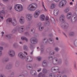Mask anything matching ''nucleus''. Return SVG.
<instances>
[{
  "mask_svg": "<svg viewBox=\"0 0 77 77\" xmlns=\"http://www.w3.org/2000/svg\"><path fill=\"white\" fill-rule=\"evenodd\" d=\"M23 53H24V54H26V55H27V52H26L25 51H24L23 52Z\"/></svg>",
  "mask_w": 77,
  "mask_h": 77,
  "instance_id": "obj_53",
  "label": "nucleus"
},
{
  "mask_svg": "<svg viewBox=\"0 0 77 77\" xmlns=\"http://www.w3.org/2000/svg\"><path fill=\"white\" fill-rule=\"evenodd\" d=\"M0 5L1 7H2V9H5V5H3L2 3H0Z\"/></svg>",
  "mask_w": 77,
  "mask_h": 77,
  "instance_id": "obj_32",
  "label": "nucleus"
},
{
  "mask_svg": "<svg viewBox=\"0 0 77 77\" xmlns=\"http://www.w3.org/2000/svg\"><path fill=\"white\" fill-rule=\"evenodd\" d=\"M42 24V23H41V22H40L38 24L37 26H38L39 27H41V26Z\"/></svg>",
  "mask_w": 77,
  "mask_h": 77,
  "instance_id": "obj_40",
  "label": "nucleus"
},
{
  "mask_svg": "<svg viewBox=\"0 0 77 77\" xmlns=\"http://www.w3.org/2000/svg\"><path fill=\"white\" fill-rule=\"evenodd\" d=\"M59 13V10L55 9L54 10V15H57Z\"/></svg>",
  "mask_w": 77,
  "mask_h": 77,
  "instance_id": "obj_21",
  "label": "nucleus"
},
{
  "mask_svg": "<svg viewBox=\"0 0 77 77\" xmlns=\"http://www.w3.org/2000/svg\"><path fill=\"white\" fill-rule=\"evenodd\" d=\"M18 56L22 59H26V56L24 55L23 53L21 52H20L18 54Z\"/></svg>",
  "mask_w": 77,
  "mask_h": 77,
  "instance_id": "obj_13",
  "label": "nucleus"
},
{
  "mask_svg": "<svg viewBox=\"0 0 77 77\" xmlns=\"http://www.w3.org/2000/svg\"><path fill=\"white\" fill-rule=\"evenodd\" d=\"M51 22L53 24H56V21H55V20H54V19L52 17H51Z\"/></svg>",
  "mask_w": 77,
  "mask_h": 77,
  "instance_id": "obj_22",
  "label": "nucleus"
},
{
  "mask_svg": "<svg viewBox=\"0 0 77 77\" xmlns=\"http://www.w3.org/2000/svg\"><path fill=\"white\" fill-rule=\"evenodd\" d=\"M19 43L20 44H22V42H20Z\"/></svg>",
  "mask_w": 77,
  "mask_h": 77,
  "instance_id": "obj_63",
  "label": "nucleus"
},
{
  "mask_svg": "<svg viewBox=\"0 0 77 77\" xmlns=\"http://www.w3.org/2000/svg\"><path fill=\"white\" fill-rule=\"evenodd\" d=\"M33 51H32L31 53L30 54H33Z\"/></svg>",
  "mask_w": 77,
  "mask_h": 77,
  "instance_id": "obj_60",
  "label": "nucleus"
},
{
  "mask_svg": "<svg viewBox=\"0 0 77 77\" xmlns=\"http://www.w3.org/2000/svg\"><path fill=\"white\" fill-rule=\"evenodd\" d=\"M46 40V38H45L44 39L43 41H45V40Z\"/></svg>",
  "mask_w": 77,
  "mask_h": 77,
  "instance_id": "obj_59",
  "label": "nucleus"
},
{
  "mask_svg": "<svg viewBox=\"0 0 77 77\" xmlns=\"http://www.w3.org/2000/svg\"><path fill=\"white\" fill-rule=\"evenodd\" d=\"M66 0H62L59 3L58 7L60 8H62L66 5Z\"/></svg>",
  "mask_w": 77,
  "mask_h": 77,
  "instance_id": "obj_5",
  "label": "nucleus"
},
{
  "mask_svg": "<svg viewBox=\"0 0 77 77\" xmlns=\"http://www.w3.org/2000/svg\"><path fill=\"white\" fill-rule=\"evenodd\" d=\"M2 36H3V35H4V32H2Z\"/></svg>",
  "mask_w": 77,
  "mask_h": 77,
  "instance_id": "obj_57",
  "label": "nucleus"
},
{
  "mask_svg": "<svg viewBox=\"0 0 77 77\" xmlns=\"http://www.w3.org/2000/svg\"><path fill=\"white\" fill-rule=\"evenodd\" d=\"M32 60V58L30 56H28L26 58V61L27 62H31Z\"/></svg>",
  "mask_w": 77,
  "mask_h": 77,
  "instance_id": "obj_19",
  "label": "nucleus"
},
{
  "mask_svg": "<svg viewBox=\"0 0 77 77\" xmlns=\"http://www.w3.org/2000/svg\"><path fill=\"white\" fill-rule=\"evenodd\" d=\"M12 7H10L9 8V9H10V10H11V9H12Z\"/></svg>",
  "mask_w": 77,
  "mask_h": 77,
  "instance_id": "obj_56",
  "label": "nucleus"
},
{
  "mask_svg": "<svg viewBox=\"0 0 77 77\" xmlns=\"http://www.w3.org/2000/svg\"><path fill=\"white\" fill-rule=\"evenodd\" d=\"M50 55H53V54H54V51H51L49 53Z\"/></svg>",
  "mask_w": 77,
  "mask_h": 77,
  "instance_id": "obj_42",
  "label": "nucleus"
},
{
  "mask_svg": "<svg viewBox=\"0 0 77 77\" xmlns=\"http://www.w3.org/2000/svg\"><path fill=\"white\" fill-rule=\"evenodd\" d=\"M26 18L27 20L28 21H31L32 19V15L30 14H27L26 15Z\"/></svg>",
  "mask_w": 77,
  "mask_h": 77,
  "instance_id": "obj_8",
  "label": "nucleus"
},
{
  "mask_svg": "<svg viewBox=\"0 0 77 77\" xmlns=\"http://www.w3.org/2000/svg\"><path fill=\"white\" fill-rule=\"evenodd\" d=\"M60 0H54L55 2H59V1H60ZM48 2H52L54 1V0H48Z\"/></svg>",
  "mask_w": 77,
  "mask_h": 77,
  "instance_id": "obj_30",
  "label": "nucleus"
},
{
  "mask_svg": "<svg viewBox=\"0 0 77 77\" xmlns=\"http://www.w3.org/2000/svg\"><path fill=\"white\" fill-rule=\"evenodd\" d=\"M38 29L40 31H42L44 29V27L42 26H39L38 28Z\"/></svg>",
  "mask_w": 77,
  "mask_h": 77,
  "instance_id": "obj_33",
  "label": "nucleus"
},
{
  "mask_svg": "<svg viewBox=\"0 0 77 77\" xmlns=\"http://www.w3.org/2000/svg\"><path fill=\"white\" fill-rule=\"evenodd\" d=\"M37 59L38 61H40L41 60V57H37Z\"/></svg>",
  "mask_w": 77,
  "mask_h": 77,
  "instance_id": "obj_43",
  "label": "nucleus"
},
{
  "mask_svg": "<svg viewBox=\"0 0 77 77\" xmlns=\"http://www.w3.org/2000/svg\"><path fill=\"white\" fill-rule=\"evenodd\" d=\"M30 26H28V27H27V28H26V29H27V30H29V29H30Z\"/></svg>",
  "mask_w": 77,
  "mask_h": 77,
  "instance_id": "obj_54",
  "label": "nucleus"
},
{
  "mask_svg": "<svg viewBox=\"0 0 77 77\" xmlns=\"http://www.w3.org/2000/svg\"><path fill=\"white\" fill-rule=\"evenodd\" d=\"M59 49L57 47H56L55 48V49H54V50H55V51L57 52L58 51H59Z\"/></svg>",
  "mask_w": 77,
  "mask_h": 77,
  "instance_id": "obj_37",
  "label": "nucleus"
},
{
  "mask_svg": "<svg viewBox=\"0 0 77 77\" xmlns=\"http://www.w3.org/2000/svg\"><path fill=\"white\" fill-rule=\"evenodd\" d=\"M24 29V27L23 26H20L19 28H17L15 29H14L12 30V33H14L15 31L18 30L19 32H22V31L23 29Z\"/></svg>",
  "mask_w": 77,
  "mask_h": 77,
  "instance_id": "obj_7",
  "label": "nucleus"
},
{
  "mask_svg": "<svg viewBox=\"0 0 77 77\" xmlns=\"http://www.w3.org/2000/svg\"><path fill=\"white\" fill-rule=\"evenodd\" d=\"M77 20V14L76 13H74L72 15V19L71 20V21L72 23H74L76 22Z\"/></svg>",
  "mask_w": 77,
  "mask_h": 77,
  "instance_id": "obj_6",
  "label": "nucleus"
},
{
  "mask_svg": "<svg viewBox=\"0 0 77 77\" xmlns=\"http://www.w3.org/2000/svg\"><path fill=\"white\" fill-rule=\"evenodd\" d=\"M41 76H42V73L40 72L38 74V75L36 76V77H41Z\"/></svg>",
  "mask_w": 77,
  "mask_h": 77,
  "instance_id": "obj_38",
  "label": "nucleus"
},
{
  "mask_svg": "<svg viewBox=\"0 0 77 77\" xmlns=\"http://www.w3.org/2000/svg\"><path fill=\"white\" fill-rule=\"evenodd\" d=\"M56 8V5L54 3H53L51 4L50 6V8L51 9H53Z\"/></svg>",
  "mask_w": 77,
  "mask_h": 77,
  "instance_id": "obj_23",
  "label": "nucleus"
},
{
  "mask_svg": "<svg viewBox=\"0 0 77 77\" xmlns=\"http://www.w3.org/2000/svg\"><path fill=\"white\" fill-rule=\"evenodd\" d=\"M25 20L24 18L23 17H21L19 19V22L20 24H24V23Z\"/></svg>",
  "mask_w": 77,
  "mask_h": 77,
  "instance_id": "obj_14",
  "label": "nucleus"
},
{
  "mask_svg": "<svg viewBox=\"0 0 77 77\" xmlns=\"http://www.w3.org/2000/svg\"><path fill=\"white\" fill-rule=\"evenodd\" d=\"M49 76L51 77H62V75H61L57 74V75H55L54 73L50 74ZM62 77H67V76L66 75H64Z\"/></svg>",
  "mask_w": 77,
  "mask_h": 77,
  "instance_id": "obj_10",
  "label": "nucleus"
},
{
  "mask_svg": "<svg viewBox=\"0 0 77 77\" xmlns=\"http://www.w3.org/2000/svg\"><path fill=\"white\" fill-rule=\"evenodd\" d=\"M42 7L44 8V9H45V11H47V10L46 9L45 7V6H44V2H42Z\"/></svg>",
  "mask_w": 77,
  "mask_h": 77,
  "instance_id": "obj_31",
  "label": "nucleus"
},
{
  "mask_svg": "<svg viewBox=\"0 0 77 77\" xmlns=\"http://www.w3.org/2000/svg\"><path fill=\"white\" fill-rule=\"evenodd\" d=\"M48 59L49 60H51L54 65H57V64L60 65L62 63V60H60L58 63H57V60H58L57 58L55 57L53 58V57L49 56L48 57Z\"/></svg>",
  "mask_w": 77,
  "mask_h": 77,
  "instance_id": "obj_2",
  "label": "nucleus"
},
{
  "mask_svg": "<svg viewBox=\"0 0 77 77\" xmlns=\"http://www.w3.org/2000/svg\"><path fill=\"white\" fill-rule=\"evenodd\" d=\"M27 68L28 69H29V70H32V69H33V67H32V65L30 64H28L27 65Z\"/></svg>",
  "mask_w": 77,
  "mask_h": 77,
  "instance_id": "obj_18",
  "label": "nucleus"
},
{
  "mask_svg": "<svg viewBox=\"0 0 77 77\" xmlns=\"http://www.w3.org/2000/svg\"><path fill=\"white\" fill-rule=\"evenodd\" d=\"M38 5L37 4L34 3L29 5L27 8V9L29 11H34L36 9Z\"/></svg>",
  "mask_w": 77,
  "mask_h": 77,
  "instance_id": "obj_3",
  "label": "nucleus"
},
{
  "mask_svg": "<svg viewBox=\"0 0 77 77\" xmlns=\"http://www.w3.org/2000/svg\"><path fill=\"white\" fill-rule=\"evenodd\" d=\"M8 54L11 57H14L15 54V51L13 50H11L9 51Z\"/></svg>",
  "mask_w": 77,
  "mask_h": 77,
  "instance_id": "obj_12",
  "label": "nucleus"
},
{
  "mask_svg": "<svg viewBox=\"0 0 77 77\" xmlns=\"http://www.w3.org/2000/svg\"><path fill=\"white\" fill-rule=\"evenodd\" d=\"M65 18L64 15L62 14L60 15L59 17V20L60 22L58 23V24L62 28L67 29L69 27V25L65 22H63V21H65Z\"/></svg>",
  "mask_w": 77,
  "mask_h": 77,
  "instance_id": "obj_1",
  "label": "nucleus"
},
{
  "mask_svg": "<svg viewBox=\"0 0 77 77\" xmlns=\"http://www.w3.org/2000/svg\"><path fill=\"white\" fill-rule=\"evenodd\" d=\"M3 48L2 47H0V50H3Z\"/></svg>",
  "mask_w": 77,
  "mask_h": 77,
  "instance_id": "obj_47",
  "label": "nucleus"
},
{
  "mask_svg": "<svg viewBox=\"0 0 77 77\" xmlns=\"http://www.w3.org/2000/svg\"><path fill=\"white\" fill-rule=\"evenodd\" d=\"M2 54V51L0 50V56H1Z\"/></svg>",
  "mask_w": 77,
  "mask_h": 77,
  "instance_id": "obj_49",
  "label": "nucleus"
},
{
  "mask_svg": "<svg viewBox=\"0 0 77 77\" xmlns=\"http://www.w3.org/2000/svg\"><path fill=\"white\" fill-rule=\"evenodd\" d=\"M49 19V18H48V17H46V21H47V20H48Z\"/></svg>",
  "mask_w": 77,
  "mask_h": 77,
  "instance_id": "obj_48",
  "label": "nucleus"
},
{
  "mask_svg": "<svg viewBox=\"0 0 77 77\" xmlns=\"http://www.w3.org/2000/svg\"><path fill=\"white\" fill-rule=\"evenodd\" d=\"M40 13H41V11L39 9L37 10L34 14V17H35V18H38V17H39Z\"/></svg>",
  "mask_w": 77,
  "mask_h": 77,
  "instance_id": "obj_9",
  "label": "nucleus"
},
{
  "mask_svg": "<svg viewBox=\"0 0 77 77\" xmlns=\"http://www.w3.org/2000/svg\"><path fill=\"white\" fill-rule=\"evenodd\" d=\"M74 66H75V68H76V66H75V64H74Z\"/></svg>",
  "mask_w": 77,
  "mask_h": 77,
  "instance_id": "obj_64",
  "label": "nucleus"
},
{
  "mask_svg": "<svg viewBox=\"0 0 77 77\" xmlns=\"http://www.w3.org/2000/svg\"><path fill=\"white\" fill-rule=\"evenodd\" d=\"M21 1L22 2H23L25 1V0H21Z\"/></svg>",
  "mask_w": 77,
  "mask_h": 77,
  "instance_id": "obj_61",
  "label": "nucleus"
},
{
  "mask_svg": "<svg viewBox=\"0 0 77 77\" xmlns=\"http://www.w3.org/2000/svg\"><path fill=\"white\" fill-rule=\"evenodd\" d=\"M14 9L18 12H21L23 9V7L21 5L16 4L14 6Z\"/></svg>",
  "mask_w": 77,
  "mask_h": 77,
  "instance_id": "obj_4",
  "label": "nucleus"
},
{
  "mask_svg": "<svg viewBox=\"0 0 77 77\" xmlns=\"http://www.w3.org/2000/svg\"><path fill=\"white\" fill-rule=\"evenodd\" d=\"M3 15L0 13V18L2 19V20H3L4 18H3Z\"/></svg>",
  "mask_w": 77,
  "mask_h": 77,
  "instance_id": "obj_36",
  "label": "nucleus"
},
{
  "mask_svg": "<svg viewBox=\"0 0 77 77\" xmlns=\"http://www.w3.org/2000/svg\"><path fill=\"white\" fill-rule=\"evenodd\" d=\"M26 76H27L26 75H20L19 77H25Z\"/></svg>",
  "mask_w": 77,
  "mask_h": 77,
  "instance_id": "obj_44",
  "label": "nucleus"
},
{
  "mask_svg": "<svg viewBox=\"0 0 77 77\" xmlns=\"http://www.w3.org/2000/svg\"><path fill=\"white\" fill-rule=\"evenodd\" d=\"M37 74V73H36V72L35 73H34V74H33L32 75H33V76H36V75Z\"/></svg>",
  "mask_w": 77,
  "mask_h": 77,
  "instance_id": "obj_46",
  "label": "nucleus"
},
{
  "mask_svg": "<svg viewBox=\"0 0 77 77\" xmlns=\"http://www.w3.org/2000/svg\"><path fill=\"white\" fill-rule=\"evenodd\" d=\"M1 14L3 15L5 14V11L4 10H2L1 11Z\"/></svg>",
  "mask_w": 77,
  "mask_h": 77,
  "instance_id": "obj_34",
  "label": "nucleus"
},
{
  "mask_svg": "<svg viewBox=\"0 0 77 77\" xmlns=\"http://www.w3.org/2000/svg\"><path fill=\"white\" fill-rule=\"evenodd\" d=\"M36 72V71H35V70H32L30 72V74H31L32 75H33V74H34V73L35 72Z\"/></svg>",
  "mask_w": 77,
  "mask_h": 77,
  "instance_id": "obj_39",
  "label": "nucleus"
},
{
  "mask_svg": "<svg viewBox=\"0 0 77 77\" xmlns=\"http://www.w3.org/2000/svg\"><path fill=\"white\" fill-rule=\"evenodd\" d=\"M23 49L24 50H25V51H28V50H29V49H28L27 46L26 45H24L23 46Z\"/></svg>",
  "mask_w": 77,
  "mask_h": 77,
  "instance_id": "obj_26",
  "label": "nucleus"
},
{
  "mask_svg": "<svg viewBox=\"0 0 77 77\" xmlns=\"http://www.w3.org/2000/svg\"><path fill=\"white\" fill-rule=\"evenodd\" d=\"M46 25L47 26H49V25H50V22L48 21H47L46 22Z\"/></svg>",
  "mask_w": 77,
  "mask_h": 77,
  "instance_id": "obj_41",
  "label": "nucleus"
},
{
  "mask_svg": "<svg viewBox=\"0 0 77 77\" xmlns=\"http://www.w3.org/2000/svg\"><path fill=\"white\" fill-rule=\"evenodd\" d=\"M56 39L57 40H58V38L57 37V38H56Z\"/></svg>",
  "mask_w": 77,
  "mask_h": 77,
  "instance_id": "obj_62",
  "label": "nucleus"
},
{
  "mask_svg": "<svg viewBox=\"0 0 77 77\" xmlns=\"http://www.w3.org/2000/svg\"><path fill=\"white\" fill-rule=\"evenodd\" d=\"M43 73L45 74V73L47 72V70L46 69H44L43 70Z\"/></svg>",
  "mask_w": 77,
  "mask_h": 77,
  "instance_id": "obj_35",
  "label": "nucleus"
},
{
  "mask_svg": "<svg viewBox=\"0 0 77 77\" xmlns=\"http://www.w3.org/2000/svg\"><path fill=\"white\" fill-rule=\"evenodd\" d=\"M70 5H72V2H70Z\"/></svg>",
  "mask_w": 77,
  "mask_h": 77,
  "instance_id": "obj_58",
  "label": "nucleus"
},
{
  "mask_svg": "<svg viewBox=\"0 0 77 77\" xmlns=\"http://www.w3.org/2000/svg\"><path fill=\"white\" fill-rule=\"evenodd\" d=\"M69 11V7H66L64 10L65 13H67Z\"/></svg>",
  "mask_w": 77,
  "mask_h": 77,
  "instance_id": "obj_24",
  "label": "nucleus"
},
{
  "mask_svg": "<svg viewBox=\"0 0 77 77\" xmlns=\"http://www.w3.org/2000/svg\"><path fill=\"white\" fill-rule=\"evenodd\" d=\"M41 71V69H39L37 70V72H40V71Z\"/></svg>",
  "mask_w": 77,
  "mask_h": 77,
  "instance_id": "obj_51",
  "label": "nucleus"
},
{
  "mask_svg": "<svg viewBox=\"0 0 77 77\" xmlns=\"http://www.w3.org/2000/svg\"><path fill=\"white\" fill-rule=\"evenodd\" d=\"M4 2H8L9 0H2Z\"/></svg>",
  "mask_w": 77,
  "mask_h": 77,
  "instance_id": "obj_55",
  "label": "nucleus"
},
{
  "mask_svg": "<svg viewBox=\"0 0 77 77\" xmlns=\"http://www.w3.org/2000/svg\"><path fill=\"white\" fill-rule=\"evenodd\" d=\"M46 65H47V63H46V62H45V60H44L42 63L43 66L45 67V66H46Z\"/></svg>",
  "mask_w": 77,
  "mask_h": 77,
  "instance_id": "obj_29",
  "label": "nucleus"
},
{
  "mask_svg": "<svg viewBox=\"0 0 77 77\" xmlns=\"http://www.w3.org/2000/svg\"><path fill=\"white\" fill-rule=\"evenodd\" d=\"M11 23H12V24L13 26H16V25L17 24V21L15 18L14 19V20L12 21Z\"/></svg>",
  "mask_w": 77,
  "mask_h": 77,
  "instance_id": "obj_20",
  "label": "nucleus"
},
{
  "mask_svg": "<svg viewBox=\"0 0 77 77\" xmlns=\"http://www.w3.org/2000/svg\"><path fill=\"white\" fill-rule=\"evenodd\" d=\"M0 77H6V76L4 74H2L0 75Z\"/></svg>",
  "mask_w": 77,
  "mask_h": 77,
  "instance_id": "obj_45",
  "label": "nucleus"
},
{
  "mask_svg": "<svg viewBox=\"0 0 77 77\" xmlns=\"http://www.w3.org/2000/svg\"><path fill=\"white\" fill-rule=\"evenodd\" d=\"M13 46H14V47L15 48H17V45H15V44H14V45H13Z\"/></svg>",
  "mask_w": 77,
  "mask_h": 77,
  "instance_id": "obj_52",
  "label": "nucleus"
},
{
  "mask_svg": "<svg viewBox=\"0 0 77 77\" xmlns=\"http://www.w3.org/2000/svg\"><path fill=\"white\" fill-rule=\"evenodd\" d=\"M59 67L57 66L53 67L51 69V71L53 72H56L59 71Z\"/></svg>",
  "mask_w": 77,
  "mask_h": 77,
  "instance_id": "obj_11",
  "label": "nucleus"
},
{
  "mask_svg": "<svg viewBox=\"0 0 77 77\" xmlns=\"http://www.w3.org/2000/svg\"><path fill=\"white\" fill-rule=\"evenodd\" d=\"M71 16H72V13H71V12H69L67 13L66 15V17L68 19V20H69V19L71 18Z\"/></svg>",
  "mask_w": 77,
  "mask_h": 77,
  "instance_id": "obj_17",
  "label": "nucleus"
},
{
  "mask_svg": "<svg viewBox=\"0 0 77 77\" xmlns=\"http://www.w3.org/2000/svg\"><path fill=\"white\" fill-rule=\"evenodd\" d=\"M35 29H32L31 30V32H35Z\"/></svg>",
  "mask_w": 77,
  "mask_h": 77,
  "instance_id": "obj_50",
  "label": "nucleus"
},
{
  "mask_svg": "<svg viewBox=\"0 0 77 77\" xmlns=\"http://www.w3.org/2000/svg\"><path fill=\"white\" fill-rule=\"evenodd\" d=\"M40 19L42 21H44L45 20V17L44 14H41L40 16Z\"/></svg>",
  "mask_w": 77,
  "mask_h": 77,
  "instance_id": "obj_16",
  "label": "nucleus"
},
{
  "mask_svg": "<svg viewBox=\"0 0 77 77\" xmlns=\"http://www.w3.org/2000/svg\"><path fill=\"white\" fill-rule=\"evenodd\" d=\"M21 39L22 40H26V42H27L28 41V39H27V38H26V37H21Z\"/></svg>",
  "mask_w": 77,
  "mask_h": 77,
  "instance_id": "obj_28",
  "label": "nucleus"
},
{
  "mask_svg": "<svg viewBox=\"0 0 77 77\" xmlns=\"http://www.w3.org/2000/svg\"><path fill=\"white\" fill-rule=\"evenodd\" d=\"M47 41H48V42L51 44H52L53 43V40H52V39H49V40H47Z\"/></svg>",
  "mask_w": 77,
  "mask_h": 77,
  "instance_id": "obj_27",
  "label": "nucleus"
},
{
  "mask_svg": "<svg viewBox=\"0 0 77 77\" xmlns=\"http://www.w3.org/2000/svg\"><path fill=\"white\" fill-rule=\"evenodd\" d=\"M6 22H9V23H12V19L11 18H9L6 20Z\"/></svg>",
  "mask_w": 77,
  "mask_h": 77,
  "instance_id": "obj_25",
  "label": "nucleus"
},
{
  "mask_svg": "<svg viewBox=\"0 0 77 77\" xmlns=\"http://www.w3.org/2000/svg\"><path fill=\"white\" fill-rule=\"evenodd\" d=\"M31 42L32 43V44H36L37 43V42H38V41L37 40L35 39L34 38H32L30 39Z\"/></svg>",
  "mask_w": 77,
  "mask_h": 77,
  "instance_id": "obj_15",
  "label": "nucleus"
}]
</instances>
